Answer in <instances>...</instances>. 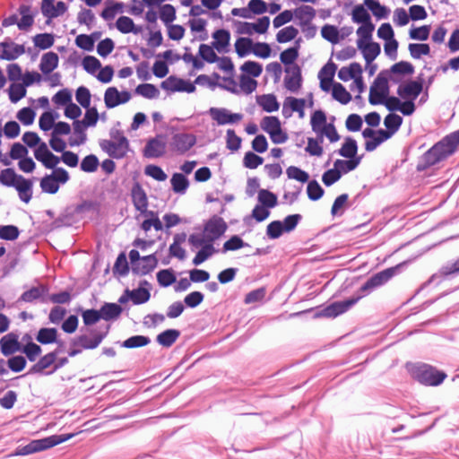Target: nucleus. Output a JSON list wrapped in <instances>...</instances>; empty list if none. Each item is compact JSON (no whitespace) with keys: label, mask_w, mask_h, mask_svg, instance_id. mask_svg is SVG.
Here are the masks:
<instances>
[{"label":"nucleus","mask_w":459,"mask_h":459,"mask_svg":"<svg viewBox=\"0 0 459 459\" xmlns=\"http://www.w3.org/2000/svg\"><path fill=\"white\" fill-rule=\"evenodd\" d=\"M358 48L361 51L363 57L368 65L372 63V61L377 58L381 51L380 45L373 41Z\"/></svg>","instance_id":"nucleus-35"},{"label":"nucleus","mask_w":459,"mask_h":459,"mask_svg":"<svg viewBox=\"0 0 459 459\" xmlns=\"http://www.w3.org/2000/svg\"><path fill=\"white\" fill-rule=\"evenodd\" d=\"M364 4L373 13V14L381 19L387 17L389 10L376 0H364Z\"/></svg>","instance_id":"nucleus-55"},{"label":"nucleus","mask_w":459,"mask_h":459,"mask_svg":"<svg viewBox=\"0 0 459 459\" xmlns=\"http://www.w3.org/2000/svg\"><path fill=\"white\" fill-rule=\"evenodd\" d=\"M210 114L218 125L235 124L243 118V115L239 113H231L226 108H212Z\"/></svg>","instance_id":"nucleus-15"},{"label":"nucleus","mask_w":459,"mask_h":459,"mask_svg":"<svg viewBox=\"0 0 459 459\" xmlns=\"http://www.w3.org/2000/svg\"><path fill=\"white\" fill-rule=\"evenodd\" d=\"M82 65L90 74L96 75V73L101 68L100 61L93 56H87L82 59Z\"/></svg>","instance_id":"nucleus-57"},{"label":"nucleus","mask_w":459,"mask_h":459,"mask_svg":"<svg viewBox=\"0 0 459 459\" xmlns=\"http://www.w3.org/2000/svg\"><path fill=\"white\" fill-rule=\"evenodd\" d=\"M202 248L196 253L195 256L193 259V264L195 265H199L210 258L213 254L216 253V249L214 248L212 242H204L200 246Z\"/></svg>","instance_id":"nucleus-36"},{"label":"nucleus","mask_w":459,"mask_h":459,"mask_svg":"<svg viewBox=\"0 0 459 459\" xmlns=\"http://www.w3.org/2000/svg\"><path fill=\"white\" fill-rule=\"evenodd\" d=\"M166 152V142L162 136L151 139L144 147L143 154L147 158H158Z\"/></svg>","instance_id":"nucleus-21"},{"label":"nucleus","mask_w":459,"mask_h":459,"mask_svg":"<svg viewBox=\"0 0 459 459\" xmlns=\"http://www.w3.org/2000/svg\"><path fill=\"white\" fill-rule=\"evenodd\" d=\"M100 148L110 157L115 159L123 158L129 148L127 139L121 134H117L111 140H103L100 143Z\"/></svg>","instance_id":"nucleus-5"},{"label":"nucleus","mask_w":459,"mask_h":459,"mask_svg":"<svg viewBox=\"0 0 459 459\" xmlns=\"http://www.w3.org/2000/svg\"><path fill=\"white\" fill-rule=\"evenodd\" d=\"M256 103L264 111L268 113L278 111L280 108V103L276 96L272 93L256 96Z\"/></svg>","instance_id":"nucleus-24"},{"label":"nucleus","mask_w":459,"mask_h":459,"mask_svg":"<svg viewBox=\"0 0 459 459\" xmlns=\"http://www.w3.org/2000/svg\"><path fill=\"white\" fill-rule=\"evenodd\" d=\"M57 353L56 351L49 352L39 359L30 369V373H43V371L55 364Z\"/></svg>","instance_id":"nucleus-33"},{"label":"nucleus","mask_w":459,"mask_h":459,"mask_svg":"<svg viewBox=\"0 0 459 459\" xmlns=\"http://www.w3.org/2000/svg\"><path fill=\"white\" fill-rule=\"evenodd\" d=\"M403 118L396 114H389L384 119V125L387 128V132L391 133V136L400 128Z\"/></svg>","instance_id":"nucleus-59"},{"label":"nucleus","mask_w":459,"mask_h":459,"mask_svg":"<svg viewBox=\"0 0 459 459\" xmlns=\"http://www.w3.org/2000/svg\"><path fill=\"white\" fill-rule=\"evenodd\" d=\"M58 56L54 52H48L44 54L40 60L39 68L44 74H50L57 67Z\"/></svg>","instance_id":"nucleus-31"},{"label":"nucleus","mask_w":459,"mask_h":459,"mask_svg":"<svg viewBox=\"0 0 459 459\" xmlns=\"http://www.w3.org/2000/svg\"><path fill=\"white\" fill-rule=\"evenodd\" d=\"M293 17L298 21V24L304 29L311 23L316 15L314 7L307 4L300 5L292 10Z\"/></svg>","instance_id":"nucleus-17"},{"label":"nucleus","mask_w":459,"mask_h":459,"mask_svg":"<svg viewBox=\"0 0 459 459\" xmlns=\"http://www.w3.org/2000/svg\"><path fill=\"white\" fill-rule=\"evenodd\" d=\"M416 378L422 384L427 385H440L446 375L444 372L438 371L436 368L422 365L420 366L415 371Z\"/></svg>","instance_id":"nucleus-8"},{"label":"nucleus","mask_w":459,"mask_h":459,"mask_svg":"<svg viewBox=\"0 0 459 459\" xmlns=\"http://www.w3.org/2000/svg\"><path fill=\"white\" fill-rule=\"evenodd\" d=\"M422 85L415 81L401 84L398 87L397 94L403 100H414L420 94Z\"/></svg>","instance_id":"nucleus-23"},{"label":"nucleus","mask_w":459,"mask_h":459,"mask_svg":"<svg viewBox=\"0 0 459 459\" xmlns=\"http://www.w3.org/2000/svg\"><path fill=\"white\" fill-rule=\"evenodd\" d=\"M360 298L361 296H359L357 298H351L347 300L334 302L324 309V316L335 317L350 309Z\"/></svg>","instance_id":"nucleus-18"},{"label":"nucleus","mask_w":459,"mask_h":459,"mask_svg":"<svg viewBox=\"0 0 459 459\" xmlns=\"http://www.w3.org/2000/svg\"><path fill=\"white\" fill-rule=\"evenodd\" d=\"M102 335H96L93 338L87 335H81L74 341V345L81 346L83 349H94L100 345Z\"/></svg>","instance_id":"nucleus-42"},{"label":"nucleus","mask_w":459,"mask_h":459,"mask_svg":"<svg viewBox=\"0 0 459 459\" xmlns=\"http://www.w3.org/2000/svg\"><path fill=\"white\" fill-rule=\"evenodd\" d=\"M284 86L290 92H298L301 87L302 78L298 65H290L285 69Z\"/></svg>","instance_id":"nucleus-14"},{"label":"nucleus","mask_w":459,"mask_h":459,"mask_svg":"<svg viewBox=\"0 0 459 459\" xmlns=\"http://www.w3.org/2000/svg\"><path fill=\"white\" fill-rule=\"evenodd\" d=\"M117 29L124 34L134 33L140 34L143 32L142 26H136L134 21L127 16H120L116 22Z\"/></svg>","instance_id":"nucleus-27"},{"label":"nucleus","mask_w":459,"mask_h":459,"mask_svg":"<svg viewBox=\"0 0 459 459\" xmlns=\"http://www.w3.org/2000/svg\"><path fill=\"white\" fill-rule=\"evenodd\" d=\"M327 118L324 111L322 110H316L310 119V125L312 130L317 134L319 131H321L322 128H324L327 125Z\"/></svg>","instance_id":"nucleus-47"},{"label":"nucleus","mask_w":459,"mask_h":459,"mask_svg":"<svg viewBox=\"0 0 459 459\" xmlns=\"http://www.w3.org/2000/svg\"><path fill=\"white\" fill-rule=\"evenodd\" d=\"M391 137V133L384 129L377 130V135L373 136L371 140L367 141L365 143V149L368 152L374 151L383 142L388 140Z\"/></svg>","instance_id":"nucleus-44"},{"label":"nucleus","mask_w":459,"mask_h":459,"mask_svg":"<svg viewBox=\"0 0 459 459\" xmlns=\"http://www.w3.org/2000/svg\"><path fill=\"white\" fill-rule=\"evenodd\" d=\"M66 5L64 2L56 0H42L41 12L48 19L56 18L64 14L66 11Z\"/></svg>","instance_id":"nucleus-19"},{"label":"nucleus","mask_w":459,"mask_h":459,"mask_svg":"<svg viewBox=\"0 0 459 459\" xmlns=\"http://www.w3.org/2000/svg\"><path fill=\"white\" fill-rule=\"evenodd\" d=\"M74 135L69 139L70 146H79L83 144L87 140L85 133L88 126L82 124L80 120H75L73 123Z\"/></svg>","instance_id":"nucleus-26"},{"label":"nucleus","mask_w":459,"mask_h":459,"mask_svg":"<svg viewBox=\"0 0 459 459\" xmlns=\"http://www.w3.org/2000/svg\"><path fill=\"white\" fill-rule=\"evenodd\" d=\"M149 283L144 281L141 283V286L138 289L133 290H126V294L130 298V299L134 304H143L147 302L150 299L151 294L150 291L143 287V285H148Z\"/></svg>","instance_id":"nucleus-30"},{"label":"nucleus","mask_w":459,"mask_h":459,"mask_svg":"<svg viewBox=\"0 0 459 459\" xmlns=\"http://www.w3.org/2000/svg\"><path fill=\"white\" fill-rule=\"evenodd\" d=\"M357 152L358 145L356 141L351 137H347L339 151L340 155L347 159H355L359 158Z\"/></svg>","instance_id":"nucleus-39"},{"label":"nucleus","mask_w":459,"mask_h":459,"mask_svg":"<svg viewBox=\"0 0 459 459\" xmlns=\"http://www.w3.org/2000/svg\"><path fill=\"white\" fill-rule=\"evenodd\" d=\"M389 95L388 81L382 74H378L369 89L368 101L371 105H379Z\"/></svg>","instance_id":"nucleus-7"},{"label":"nucleus","mask_w":459,"mask_h":459,"mask_svg":"<svg viewBox=\"0 0 459 459\" xmlns=\"http://www.w3.org/2000/svg\"><path fill=\"white\" fill-rule=\"evenodd\" d=\"M40 187L43 192L56 194L59 189V184L56 182L55 177L48 175L41 179Z\"/></svg>","instance_id":"nucleus-64"},{"label":"nucleus","mask_w":459,"mask_h":459,"mask_svg":"<svg viewBox=\"0 0 459 459\" xmlns=\"http://www.w3.org/2000/svg\"><path fill=\"white\" fill-rule=\"evenodd\" d=\"M305 105L306 100L304 99L287 97L283 101L282 115L285 117H290L293 112H298L299 118H303L305 117Z\"/></svg>","instance_id":"nucleus-16"},{"label":"nucleus","mask_w":459,"mask_h":459,"mask_svg":"<svg viewBox=\"0 0 459 459\" xmlns=\"http://www.w3.org/2000/svg\"><path fill=\"white\" fill-rule=\"evenodd\" d=\"M336 65L333 63H327L319 72L318 78L320 80L321 88L324 91H328V88L324 86V82L331 83L334 76Z\"/></svg>","instance_id":"nucleus-38"},{"label":"nucleus","mask_w":459,"mask_h":459,"mask_svg":"<svg viewBox=\"0 0 459 459\" xmlns=\"http://www.w3.org/2000/svg\"><path fill=\"white\" fill-rule=\"evenodd\" d=\"M57 331L55 328H41L37 334V341L42 344L53 343L56 341Z\"/></svg>","instance_id":"nucleus-50"},{"label":"nucleus","mask_w":459,"mask_h":459,"mask_svg":"<svg viewBox=\"0 0 459 459\" xmlns=\"http://www.w3.org/2000/svg\"><path fill=\"white\" fill-rule=\"evenodd\" d=\"M213 42L212 46L219 52H223L226 50L227 47L230 44V34L226 30H218L212 34Z\"/></svg>","instance_id":"nucleus-32"},{"label":"nucleus","mask_w":459,"mask_h":459,"mask_svg":"<svg viewBox=\"0 0 459 459\" xmlns=\"http://www.w3.org/2000/svg\"><path fill=\"white\" fill-rule=\"evenodd\" d=\"M163 90L169 91H186L188 93L195 91V86L189 81L170 76L160 84Z\"/></svg>","instance_id":"nucleus-13"},{"label":"nucleus","mask_w":459,"mask_h":459,"mask_svg":"<svg viewBox=\"0 0 459 459\" xmlns=\"http://www.w3.org/2000/svg\"><path fill=\"white\" fill-rule=\"evenodd\" d=\"M20 13L22 14V18L18 20L17 26L20 30H27L33 23V16L30 13V8L26 5H22L20 7Z\"/></svg>","instance_id":"nucleus-60"},{"label":"nucleus","mask_w":459,"mask_h":459,"mask_svg":"<svg viewBox=\"0 0 459 459\" xmlns=\"http://www.w3.org/2000/svg\"><path fill=\"white\" fill-rule=\"evenodd\" d=\"M196 143V137L193 134L178 133L173 135L170 143L172 150L178 154L188 152Z\"/></svg>","instance_id":"nucleus-11"},{"label":"nucleus","mask_w":459,"mask_h":459,"mask_svg":"<svg viewBox=\"0 0 459 459\" xmlns=\"http://www.w3.org/2000/svg\"><path fill=\"white\" fill-rule=\"evenodd\" d=\"M236 32L240 35L251 36L255 33L264 34L268 30L270 25V18L263 16L259 18L255 22H234Z\"/></svg>","instance_id":"nucleus-6"},{"label":"nucleus","mask_w":459,"mask_h":459,"mask_svg":"<svg viewBox=\"0 0 459 459\" xmlns=\"http://www.w3.org/2000/svg\"><path fill=\"white\" fill-rule=\"evenodd\" d=\"M242 74H247L250 77H258L263 72L262 65L255 61H247L245 62L241 67Z\"/></svg>","instance_id":"nucleus-56"},{"label":"nucleus","mask_w":459,"mask_h":459,"mask_svg":"<svg viewBox=\"0 0 459 459\" xmlns=\"http://www.w3.org/2000/svg\"><path fill=\"white\" fill-rule=\"evenodd\" d=\"M132 98L128 91H119L117 87L111 86L104 92V103L107 108H114L119 105L127 103Z\"/></svg>","instance_id":"nucleus-9"},{"label":"nucleus","mask_w":459,"mask_h":459,"mask_svg":"<svg viewBox=\"0 0 459 459\" xmlns=\"http://www.w3.org/2000/svg\"><path fill=\"white\" fill-rule=\"evenodd\" d=\"M239 92H243L245 94H250L255 91L257 87V82L254 79V77H250L247 74H241L239 76Z\"/></svg>","instance_id":"nucleus-51"},{"label":"nucleus","mask_w":459,"mask_h":459,"mask_svg":"<svg viewBox=\"0 0 459 459\" xmlns=\"http://www.w3.org/2000/svg\"><path fill=\"white\" fill-rule=\"evenodd\" d=\"M170 182L173 191L179 194L185 193L189 186L187 178L180 173H175Z\"/></svg>","instance_id":"nucleus-53"},{"label":"nucleus","mask_w":459,"mask_h":459,"mask_svg":"<svg viewBox=\"0 0 459 459\" xmlns=\"http://www.w3.org/2000/svg\"><path fill=\"white\" fill-rule=\"evenodd\" d=\"M227 229L226 223L220 217H212L204 225L203 234H192L188 242L195 247H199L204 242L213 243L221 238Z\"/></svg>","instance_id":"nucleus-2"},{"label":"nucleus","mask_w":459,"mask_h":459,"mask_svg":"<svg viewBox=\"0 0 459 459\" xmlns=\"http://www.w3.org/2000/svg\"><path fill=\"white\" fill-rule=\"evenodd\" d=\"M360 162V158L349 160H336L333 167L340 172V175L346 174L355 169Z\"/></svg>","instance_id":"nucleus-40"},{"label":"nucleus","mask_w":459,"mask_h":459,"mask_svg":"<svg viewBox=\"0 0 459 459\" xmlns=\"http://www.w3.org/2000/svg\"><path fill=\"white\" fill-rule=\"evenodd\" d=\"M408 48L411 57L414 59H420L422 56H428L430 52L429 46L423 43H411Z\"/></svg>","instance_id":"nucleus-63"},{"label":"nucleus","mask_w":459,"mask_h":459,"mask_svg":"<svg viewBox=\"0 0 459 459\" xmlns=\"http://www.w3.org/2000/svg\"><path fill=\"white\" fill-rule=\"evenodd\" d=\"M34 156L47 169H54L60 162V158L54 155L45 142H42L35 150Z\"/></svg>","instance_id":"nucleus-12"},{"label":"nucleus","mask_w":459,"mask_h":459,"mask_svg":"<svg viewBox=\"0 0 459 459\" xmlns=\"http://www.w3.org/2000/svg\"><path fill=\"white\" fill-rule=\"evenodd\" d=\"M135 93L149 100L157 99L160 95L159 89L151 83L139 84L135 88Z\"/></svg>","instance_id":"nucleus-43"},{"label":"nucleus","mask_w":459,"mask_h":459,"mask_svg":"<svg viewBox=\"0 0 459 459\" xmlns=\"http://www.w3.org/2000/svg\"><path fill=\"white\" fill-rule=\"evenodd\" d=\"M403 264L404 263L399 264L394 267L387 268L382 272L376 273L361 286L360 290H371L375 288H377L385 284L397 273L398 269L402 267Z\"/></svg>","instance_id":"nucleus-10"},{"label":"nucleus","mask_w":459,"mask_h":459,"mask_svg":"<svg viewBox=\"0 0 459 459\" xmlns=\"http://www.w3.org/2000/svg\"><path fill=\"white\" fill-rule=\"evenodd\" d=\"M75 434H64V435H53L42 439H35L30 442L28 445L24 446H19L17 449L10 455H28L34 453L41 452L51 448L55 446H57L61 443H64L72 437H74Z\"/></svg>","instance_id":"nucleus-3"},{"label":"nucleus","mask_w":459,"mask_h":459,"mask_svg":"<svg viewBox=\"0 0 459 459\" xmlns=\"http://www.w3.org/2000/svg\"><path fill=\"white\" fill-rule=\"evenodd\" d=\"M299 34V30L294 26H287L280 30L276 34V40L279 43H287L294 39Z\"/></svg>","instance_id":"nucleus-54"},{"label":"nucleus","mask_w":459,"mask_h":459,"mask_svg":"<svg viewBox=\"0 0 459 459\" xmlns=\"http://www.w3.org/2000/svg\"><path fill=\"white\" fill-rule=\"evenodd\" d=\"M20 178L21 175H17L13 169H5L0 172V183L6 186H13Z\"/></svg>","instance_id":"nucleus-61"},{"label":"nucleus","mask_w":459,"mask_h":459,"mask_svg":"<svg viewBox=\"0 0 459 459\" xmlns=\"http://www.w3.org/2000/svg\"><path fill=\"white\" fill-rule=\"evenodd\" d=\"M258 202L266 208H273L277 205V196L273 193L266 189H261L258 192Z\"/></svg>","instance_id":"nucleus-48"},{"label":"nucleus","mask_w":459,"mask_h":459,"mask_svg":"<svg viewBox=\"0 0 459 459\" xmlns=\"http://www.w3.org/2000/svg\"><path fill=\"white\" fill-rule=\"evenodd\" d=\"M26 92L27 91L23 84L13 83L8 90L9 99L13 103H16L25 97Z\"/></svg>","instance_id":"nucleus-62"},{"label":"nucleus","mask_w":459,"mask_h":459,"mask_svg":"<svg viewBox=\"0 0 459 459\" xmlns=\"http://www.w3.org/2000/svg\"><path fill=\"white\" fill-rule=\"evenodd\" d=\"M132 199L133 204L137 211L140 212H146V208L148 207L147 196L144 190L139 185H136L133 187Z\"/></svg>","instance_id":"nucleus-28"},{"label":"nucleus","mask_w":459,"mask_h":459,"mask_svg":"<svg viewBox=\"0 0 459 459\" xmlns=\"http://www.w3.org/2000/svg\"><path fill=\"white\" fill-rule=\"evenodd\" d=\"M180 332L176 329H168L157 335V342L163 347H170L179 337Z\"/></svg>","instance_id":"nucleus-37"},{"label":"nucleus","mask_w":459,"mask_h":459,"mask_svg":"<svg viewBox=\"0 0 459 459\" xmlns=\"http://www.w3.org/2000/svg\"><path fill=\"white\" fill-rule=\"evenodd\" d=\"M24 46L16 44L13 41H4L0 43V58L4 60H14L24 54Z\"/></svg>","instance_id":"nucleus-20"},{"label":"nucleus","mask_w":459,"mask_h":459,"mask_svg":"<svg viewBox=\"0 0 459 459\" xmlns=\"http://www.w3.org/2000/svg\"><path fill=\"white\" fill-rule=\"evenodd\" d=\"M57 117V113L52 111L44 112L39 119V128L44 132L53 129L55 121Z\"/></svg>","instance_id":"nucleus-49"},{"label":"nucleus","mask_w":459,"mask_h":459,"mask_svg":"<svg viewBox=\"0 0 459 459\" xmlns=\"http://www.w3.org/2000/svg\"><path fill=\"white\" fill-rule=\"evenodd\" d=\"M351 19L356 23H372L370 14L362 4L356 5L351 13Z\"/></svg>","instance_id":"nucleus-45"},{"label":"nucleus","mask_w":459,"mask_h":459,"mask_svg":"<svg viewBox=\"0 0 459 459\" xmlns=\"http://www.w3.org/2000/svg\"><path fill=\"white\" fill-rule=\"evenodd\" d=\"M322 37L333 44L338 43L343 37H340L337 27L326 24L321 30Z\"/></svg>","instance_id":"nucleus-52"},{"label":"nucleus","mask_w":459,"mask_h":459,"mask_svg":"<svg viewBox=\"0 0 459 459\" xmlns=\"http://www.w3.org/2000/svg\"><path fill=\"white\" fill-rule=\"evenodd\" d=\"M0 347H1V352L4 356H9L16 351H21V344L18 341V335L10 333L4 336H3L0 340Z\"/></svg>","instance_id":"nucleus-22"},{"label":"nucleus","mask_w":459,"mask_h":459,"mask_svg":"<svg viewBox=\"0 0 459 459\" xmlns=\"http://www.w3.org/2000/svg\"><path fill=\"white\" fill-rule=\"evenodd\" d=\"M459 145V130L445 137L436 143L425 154L429 165H434L455 152Z\"/></svg>","instance_id":"nucleus-1"},{"label":"nucleus","mask_w":459,"mask_h":459,"mask_svg":"<svg viewBox=\"0 0 459 459\" xmlns=\"http://www.w3.org/2000/svg\"><path fill=\"white\" fill-rule=\"evenodd\" d=\"M332 94L333 99L342 104H347L351 100V95L341 83L333 84Z\"/></svg>","instance_id":"nucleus-58"},{"label":"nucleus","mask_w":459,"mask_h":459,"mask_svg":"<svg viewBox=\"0 0 459 459\" xmlns=\"http://www.w3.org/2000/svg\"><path fill=\"white\" fill-rule=\"evenodd\" d=\"M19 193V197L22 201L29 203L32 196V183L21 176L13 186Z\"/></svg>","instance_id":"nucleus-29"},{"label":"nucleus","mask_w":459,"mask_h":459,"mask_svg":"<svg viewBox=\"0 0 459 459\" xmlns=\"http://www.w3.org/2000/svg\"><path fill=\"white\" fill-rule=\"evenodd\" d=\"M121 312V307L115 303H107L100 310L101 318L105 320L117 318L119 316Z\"/></svg>","instance_id":"nucleus-46"},{"label":"nucleus","mask_w":459,"mask_h":459,"mask_svg":"<svg viewBox=\"0 0 459 459\" xmlns=\"http://www.w3.org/2000/svg\"><path fill=\"white\" fill-rule=\"evenodd\" d=\"M253 40L249 38H238L235 42V50L239 57H244L252 53Z\"/></svg>","instance_id":"nucleus-41"},{"label":"nucleus","mask_w":459,"mask_h":459,"mask_svg":"<svg viewBox=\"0 0 459 459\" xmlns=\"http://www.w3.org/2000/svg\"><path fill=\"white\" fill-rule=\"evenodd\" d=\"M375 26L373 23L362 24L357 30V47L359 48L365 44L372 42V33Z\"/></svg>","instance_id":"nucleus-34"},{"label":"nucleus","mask_w":459,"mask_h":459,"mask_svg":"<svg viewBox=\"0 0 459 459\" xmlns=\"http://www.w3.org/2000/svg\"><path fill=\"white\" fill-rule=\"evenodd\" d=\"M260 126L269 134L273 143L281 144L288 140V134L281 129V121L277 117L267 116L263 117Z\"/></svg>","instance_id":"nucleus-4"},{"label":"nucleus","mask_w":459,"mask_h":459,"mask_svg":"<svg viewBox=\"0 0 459 459\" xmlns=\"http://www.w3.org/2000/svg\"><path fill=\"white\" fill-rule=\"evenodd\" d=\"M158 264V260L154 255L142 257V260L136 263L132 269L135 273L144 275L152 272Z\"/></svg>","instance_id":"nucleus-25"}]
</instances>
